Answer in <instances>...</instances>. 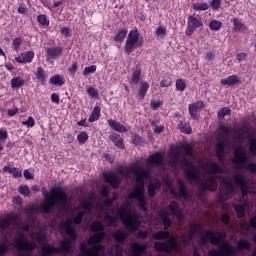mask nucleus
<instances>
[{
  "label": "nucleus",
  "instance_id": "f257e3e1",
  "mask_svg": "<svg viewBox=\"0 0 256 256\" xmlns=\"http://www.w3.org/2000/svg\"><path fill=\"white\" fill-rule=\"evenodd\" d=\"M186 157H193L191 145L184 144L171 148L169 152V163L172 167H182L186 173L188 181L192 185H198L201 191H215L217 183H220L219 201H227L233 196V182L229 173L223 172V168L215 162H208L203 166V173L195 168L193 163Z\"/></svg>",
  "mask_w": 256,
  "mask_h": 256
},
{
  "label": "nucleus",
  "instance_id": "f03ea898",
  "mask_svg": "<svg viewBox=\"0 0 256 256\" xmlns=\"http://www.w3.org/2000/svg\"><path fill=\"white\" fill-rule=\"evenodd\" d=\"M231 135L234 136V143H238L236 147L229 143V137H231ZM243 139H251L249 127L244 126L233 132L231 131V128L222 126L220 128V136L216 146L217 157L219 161H223V159H225V149H231L232 147V149H235L233 159L234 169H237L238 171H241V169H248L251 173H256V163L247 164V152L243 149V146H241Z\"/></svg>",
  "mask_w": 256,
  "mask_h": 256
},
{
  "label": "nucleus",
  "instance_id": "7ed1b4c3",
  "mask_svg": "<svg viewBox=\"0 0 256 256\" xmlns=\"http://www.w3.org/2000/svg\"><path fill=\"white\" fill-rule=\"evenodd\" d=\"M196 233L200 235V245L202 247H205L208 241L218 246L217 250H211L209 252V256H233L237 255V251H244V249L251 251V243H249V241L240 239L237 243V248H235V246L223 242L226 237L225 232L215 233L211 230L203 232L199 225H195L188 234L182 236L183 245H191V241H193V237H195Z\"/></svg>",
  "mask_w": 256,
  "mask_h": 256
},
{
  "label": "nucleus",
  "instance_id": "20e7f679",
  "mask_svg": "<svg viewBox=\"0 0 256 256\" xmlns=\"http://www.w3.org/2000/svg\"><path fill=\"white\" fill-rule=\"evenodd\" d=\"M44 197H46V201H44L41 205L32 204L29 205L25 213L33 219V215L35 213H51V209H55V207H61L64 211H67V193L63 191L61 188H52L50 193L45 192Z\"/></svg>",
  "mask_w": 256,
  "mask_h": 256
},
{
  "label": "nucleus",
  "instance_id": "39448f33",
  "mask_svg": "<svg viewBox=\"0 0 256 256\" xmlns=\"http://www.w3.org/2000/svg\"><path fill=\"white\" fill-rule=\"evenodd\" d=\"M153 239L162 240L165 239V242H155L154 247L156 251H163L164 253H180L181 246L177 243V239L167 231H158L153 234Z\"/></svg>",
  "mask_w": 256,
  "mask_h": 256
},
{
  "label": "nucleus",
  "instance_id": "423d86ee",
  "mask_svg": "<svg viewBox=\"0 0 256 256\" xmlns=\"http://www.w3.org/2000/svg\"><path fill=\"white\" fill-rule=\"evenodd\" d=\"M12 229H19L21 225L19 224V218L17 215H10L5 219H0V231H5L8 227ZM9 249L7 242L0 244V253H5Z\"/></svg>",
  "mask_w": 256,
  "mask_h": 256
},
{
  "label": "nucleus",
  "instance_id": "0eeeda50",
  "mask_svg": "<svg viewBox=\"0 0 256 256\" xmlns=\"http://www.w3.org/2000/svg\"><path fill=\"white\" fill-rule=\"evenodd\" d=\"M143 47V40L139 38V30H131L125 44L126 53H133L135 49Z\"/></svg>",
  "mask_w": 256,
  "mask_h": 256
},
{
  "label": "nucleus",
  "instance_id": "6e6552de",
  "mask_svg": "<svg viewBox=\"0 0 256 256\" xmlns=\"http://www.w3.org/2000/svg\"><path fill=\"white\" fill-rule=\"evenodd\" d=\"M233 179L234 183H236V185L240 187L242 191V199L243 201H245V197H247V194L253 193V189H251V184H249V181L245 179V176H243V174L237 171L234 173Z\"/></svg>",
  "mask_w": 256,
  "mask_h": 256
},
{
  "label": "nucleus",
  "instance_id": "1a4fd4ad",
  "mask_svg": "<svg viewBox=\"0 0 256 256\" xmlns=\"http://www.w3.org/2000/svg\"><path fill=\"white\" fill-rule=\"evenodd\" d=\"M199 27H203L201 16H189L186 35L191 37L195 33V29H199Z\"/></svg>",
  "mask_w": 256,
  "mask_h": 256
},
{
  "label": "nucleus",
  "instance_id": "9d476101",
  "mask_svg": "<svg viewBox=\"0 0 256 256\" xmlns=\"http://www.w3.org/2000/svg\"><path fill=\"white\" fill-rule=\"evenodd\" d=\"M145 251H147L146 244H139L134 242L130 245L129 255L130 256H143L145 255Z\"/></svg>",
  "mask_w": 256,
  "mask_h": 256
},
{
  "label": "nucleus",
  "instance_id": "9b49d317",
  "mask_svg": "<svg viewBox=\"0 0 256 256\" xmlns=\"http://www.w3.org/2000/svg\"><path fill=\"white\" fill-rule=\"evenodd\" d=\"M178 199L180 201H190L191 200V194L187 192V189L185 188V182H183L181 179H178Z\"/></svg>",
  "mask_w": 256,
  "mask_h": 256
},
{
  "label": "nucleus",
  "instance_id": "f8f14e48",
  "mask_svg": "<svg viewBox=\"0 0 256 256\" xmlns=\"http://www.w3.org/2000/svg\"><path fill=\"white\" fill-rule=\"evenodd\" d=\"M168 211H170L172 215H175L179 223L183 221V212L181 211V208H179V204H177V202L175 201L170 202L168 206Z\"/></svg>",
  "mask_w": 256,
  "mask_h": 256
},
{
  "label": "nucleus",
  "instance_id": "ddd939ff",
  "mask_svg": "<svg viewBox=\"0 0 256 256\" xmlns=\"http://www.w3.org/2000/svg\"><path fill=\"white\" fill-rule=\"evenodd\" d=\"M204 107H205V104H203V102H196V103L190 104L188 109L192 119H196V120L199 119V115H197V112L201 111V109H203Z\"/></svg>",
  "mask_w": 256,
  "mask_h": 256
},
{
  "label": "nucleus",
  "instance_id": "4468645a",
  "mask_svg": "<svg viewBox=\"0 0 256 256\" xmlns=\"http://www.w3.org/2000/svg\"><path fill=\"white\" fill-rule=\"evenodd\" d=\"M61 53H63L62 48H57V47L46 48V57L48 61L50 59H58V57H61Z\"/></svg>",
  "mask_w": 256,
  "mask_h": 256
},
{
  "label": "nucleus",
  "instance_id": "2eb2a0df",
  "mask_svg": "<svg viewBox=\"0 0 256 256\" xmlns=\"http://www.w3.org/2000/svg\"><path fill=\"white\" fill-rule=\"evenodd\" d=\"M34 57H35V52L29 51V52L20 54L15 58V60L17 61V63H31Z\"/></svg>",
  "mask_w": 256,
  "mask_h": 256
},
{
  "label": "nucleus",
  "instance_id": "dca6fc26",
  "mask_svg": "<svg viewBox=\"0 0 256 256\" xmlns=\"http://www.w3.org/2000/svg\"><path fill=\"white\" fill-rule=\"evenodd\" d=\"M161 187V180L152 179L150 180V184L148 186V191L150 197H155V191Z\"/></svg>",
  "mask_w": 256,
  "mask_h": 256
},
{
  "label": "nucleus",
  "instance_id": "f3484780",
  "mask_svg": "<svg viewBox=\"0 0 256 256\" xmlns=\"http://www.w3.org/2000/svg\"><path fill=\"white\" fill-rule=\"evenodd\" d=\"M234 209H235L238 217H244L245 211H247V209H249V203H247V201H245V202H242L241 204H234Z\"/></svg>",
  "mask_w": 256,
  "mask_h": 256
},
{
  "label": "nucleus",
  "instance_id": "a211bd4d",
  "mask_svg": "<svg viewBox=\"0 0 256 256\" xmlns=\"http://www.w3.org/2000/svg\"><path fill=\"white\" fill-rule=\"evenodd\" d=\"M108 124L110 125L111 128L114 129V131H117L118 133H127V128L123 124L113 119H109Z\"/></svg>",
  "mask_w": 256,
  "mask_h": 256
},
{
  "label": "nucleus",
  "instance_id": "6ab92c4d",
  "mask_svg": "<svg viewBox=\"0 0 256 256\" xmlns=\"http://www.w3.org/2000/svg\"><path fill=\"white\" fill-rule=\"evenodd\" d=\"M239 77L237 75L228 76L227 78H223L220 80L221 85L233 86L239 83Z\"/></svg>",
  "mask_w": 256,
  "mask_h": 256
},
{
  "label": "nucleus",
  "instance_id": "aec40b11",
  "mask_svg": "<svg viewBox=\"0 0 256 256\" xmlns=\"http://www.w3.org/2000/svg\"><path fill=\"white\" fill-rule=\"evenodd\" d=\"M111 141L114 143L115 147L118 149H125V144L123 143V138L119 134H112L110 136Z\"/></svg>",
  "mask_w": 256,
  "mask_h": 256
},
{
  "label": "nucleus",
  "instance_id": "412c9836",
  "mask_svg": "<svg viewBox=\"0 0 256 256\" xmlns=\"http://www.w3.org/2000/svg\"><path fill=\"white\" fill-rule=\"evenodd\" d=\"M113 235H114V239L118 243H123V241H125V239H127V237H129V233H127V231H125V230H118Z\"/></svg>",
  "mask_w": 256,
  "mask_h": 256
},
{
  "label": "nucleus",
  "instance_id": "4be33fe9",
  "mask_svg": "<svg viewBox=\"0 0 256 256\" xmlns=\"http://www.w3.org/2000/svg\"><path fill=\"white\" fill-rule=\"evenodd\" d=\"M99 117H101V107L95 106L88 121L90 123H95V121H99Z\"/></svg>",
  "mask_w": 256,
  "mask_h": 256
},
{
  "label": "nucleus",
  "instance_id": "5701e85b",
  "mask_svg": "<svg viewBox=\"0 0 256 256\" xmlns=\"http://www.w3.org/2000/svg\"><path fill=\"white\" fill-rule=\"evenodd\" d=\"M147 91H149V83L141 82L139 92H138L139 99H145V96L147 95Z\"/></svg>",
  "mask_w": 256,
  "mask_h": 256
},
{
  "label": "nucleus",
  "instance_id": "b1692460",
  "mask_svg": "<svg viewBox=\"0 0 256 256\" xmlns=\"http://www.w3.org/2000/svg\"><path fill=\"white\" fill-rule=\"evenodd\" d=\"M160 217L165 227H171V219H169V211L167 210L160 211Z\"/></svg>",
  "mask_w": 256,
  "mask_h": 256
},
{
  "label": "nucleus",
  "instance_id": "393cba45",
  "mask_svg": "<svg viewBox=\"0 0 256 256\" xmlns=\"http://www.w3.org/2000/svg\"><path fill=\"white\" fill-rule=\"evenodd\" d=\"M233 25H234V31L243 33V31H245L247 29V27L245 26V24H243L241 21H239V19L234 18L232 20Z\"/></svg>",
  "mask_w": 256,
  "mask_h": 256
},
{
  "label": "nucleus",
  "instance_id": "a878e982",
  "mask_svg": "<svg viewBox=\"0 0 256 256\" xmlns=\"http://www.w3.org/2000/svg\"><path fill=\"white\" fill-rule=\"evenodd\" d=\"M25 85V80L21 77L12 78L11 80V87L12 89H19Z\"/></svg>",
  "mask_w": 256,
  "mask_h": 256
},
{
  "label": "nucleus",
  "instance_id": "bb28decb",
  "mask_svg": "<svg viewBox=\"0 0 256 256\" xmlns=\"http://www.w3.org/2000/svg\"><path fill=\"white\" fill-rule=\"evenodd\" d=\"M50 83L52 85H65V81L63 80V77H61L59 74H56L50 78Z\"/></svg>",
  "mask_w": 256,
  "mask_h": 256
},
{
  "label": "nucleus",
  "instance_id": "cd10ccee",
  "mask_svg": "<svg viewBox=\"0 0 256 256\" xmlns=\"http://www.w3.org/2000/svg\"><path fill=\"white\" fill-rule=\"evenodd\" d=\"M131 81H132V83H134V85L139 84V81H141V69L136 68L133 71Z\"/></svg>",
  "mask_w": 256,
  "mask_h": 256
},
{
  "label": "nucleus",
  "instance_id": "c85d7f7f",
  "mask_svg": "<svg viewBox=\"0 0 256 256\" xmlns=\"http://www.w3.org/2000/svg\"><path fill=\"white\" fill-rule=\"evenodd\" d=\"M3 171H7L8 173H11V175H13V177H21L22 176V172L19 170V168L5 166L3 168Z\"/></svg>",
  "mask_w": 256,
  "mask_h": 256
},
{
  "label": "nucleus",
  "instance_id": "c756f323",
  "mask_svg": "<svg viewBox=\"0 0 256 256\" xmlns=\"http://www.w3.org/2000/svg\"><path fill=\"white\" fill-rule=\"evenodd\" d=\"M229 204H224L223 206V209L227 212H224L222 214V222H224L225 225H229V221H230V218H229Z\"/></svg>",
  "mask_w": 256,
  "mask_h": 256
},
{
  "label": "nucleus",
  "instance_id": "7c9ffc66",
  "mask_svg": "<svg viewBox=\"0 0 256 256\" xmlns=\"http://www.w3.org/2000/svg\"><path fill=\"white\" fill-rule=\"evenodd\" d=\"M178 127L179 129L181 130L182 133H185L186 135H189L191 134V125H189L188 123H183V122H180L178 124Z\"/></svg>",
  "mask_w": 256,
  "mask_h": 256
},
{
  "label": "nucleus",
  "instance_id": "2f4dec72",
  "mask_svg": "<svg viewBox=\"0 0 256 256\" xmlns=\"http://www.w3.org/2000/svg\"><path fill=\"white\" fill-rule=\"evenodd\" d=\"M192 7L195 11H207V9H209V4L196 2Z\"/></svg>",
  "mask_w": 256,
  "mask_h": 256
},
{
  "label": "nucleus",
  "instance_id": "473e14b6",
  "mask_svg": "<svg viewBox=\"0 0 256 256\" xmlns=\"http://www.w3.org/2000/svg\"><path fill=\"white\" fill-rule=\"evenodd\" d=\"M36 77L37 79H39V81L45 83V79H47V74L45 73V70H43L42 67L37 68Z\"/></svg>",
  "mask_w": 256,
  "mask_h": 256
},
{
  "label": "nucleus",
  "instance_id": "72a5a7b5",
  "mask_svg": "<svg viewBox=\"0 0 256 256\" xmlns=\"http://www.w3.org/2000/svg\"><path fill=\"white\" fill-rule=\"evenodd\" d=\"M211 31H219L223 27V23L219 20H212L209 24Z\"/></svg>",
  "mask_w": 256,
  "mask_h": 256
},
{
  "label": "nucleus",
  "instance_id": "f704fd0d",
  "mask_svg": "<svg viewBox=\"0 0 256 256\" xmlns=\"http://www.w3.org/2000/svg\"><path fill=\"white\" fill-rule=\"evenodd\" d=\"M125 37H127V30H120L116 34L115 41H117L118 43H123Z\"/></svg>",
  "mask_w": 256,
  "mask_h": 256
},
{
  "label": "nucleus",
  "instance_id": "c9c22d12",
  "mask_svg": "<svg viewBox=\"0 0 256 256\" xmlns=\"http://www.w3.org/2000/svg\"><path fill=\"white\" fill-rule=\"evenodd\" d=\"M155 33L160 39H165V37H167V29H165V27L159 26Z\"/></svg>",
  "mask_w": 256,
  "mask_h": 256
},
{
  "label": "nucleus",
  "instance_id": "e433bc0d",
  "mask_svg": "<svg viewBox=\"0 0 256 256\" xmlns=\"http://www.w3.org/2000/svg\"><path fill=\"white\" fill-rule=\"evenodd\" d=\"M97 71L96 65H91L86 68H84L83 75L84 77H87V75H91V73H95Z\"/></svg>",
  "mask_w": 256,
  "mask_h": 256
},
{
  "label": "nucleus",
  "instance_id": "4c0bfd02",
  "mask_svg": "<svg viewBox=\"0 0 256 256\" xmlns=\"http://www.w3.org/2000/svg\"><path fill=\"white\" fill-rule=\"evenodd\" d=\"M19 193H21V195H24L25 197H29L31 195V190L28 188L27 185L24 186H20L18 188Z\"/></svg>",
  "mask_w": 256,
  "mask_h": 256
},
{
  "label": "nucleus",
  "instance_id": "58836bf2",
  "mask_svg": "<svg viewBox=\"0 0 256 256\" xmlns=\"http://www.w3.org/2000/svg\"><path fill=\"white\" fill-rule=\"evenodd\" d=\"M187 87V84L185 83V80L179 79L176 81V89L177 91H184Z\"/></svg>",
  "mask_w": 256,
  "mask_h": 256
},
{
  "label": "nucleus",
  "instance_id": "ea45409f",
  "mask_svg": "<svg viewBox=\"0 0 256 256\" xmlns=\"http://www.w3.org/2000/svg\"><path fill=\"white\" fill-rule=\"evenodd\" d=\"M87 139H89V135H87V132H80L77 136V140L82 145L87 141Z\"/></svg>",
  "mask_w": 256,
  "mask_h": 256
},
{
  "label": "nucleus",
  "instance_id": "a19ab883",
  "mask_svg": "<svg viewBox=\"0 0 256 256\" xmlns=\"http://www.w3.org/2000/svg\"><path fill=\"white\" fill-rule=\"evenodd\" d=\"M38 23H40V25H44V26H49V19H47V16L42 14L39 15L37 18Z\"/></svg>",
  "mask_w": 256,
  "mask_h": 256
},
{
  "label": "nucleus",
  "instance_id": "79ce46f5",
  "mask_svg": "<svg viewBox=\"0 0 256 256\" xmlns=\"http://www.w3.org/2000/svg\"><path fill=\"white\" fill-rule=\"evenodd\" d=\"M87 93L90 95V97H94L95 99L99 97V91L93 87H89L87 89Z\"/></svg>",
  "mask_w": 256,
  "mask_h": 256
},
{
  "label": "nucleus",
  "instance_id": "37998d69",
  "mask_svg": "<svg viewBox=\"0 0 256 256\" xmlns=\"http://www.w3.org/2000/svg\"><path fill=\"white\" fill-rule=\"evenodd\" d=\"M21 43H23V39H21V38H15L14 40H13V49H14V51H19V47H21Z\"/></svg>",
  "mask_w": 256,
  "mask_h": 256
},
{
  "label": "nucleus",
  "instance_id": "c03bdc74",
  "mask_svg": "<svg viewBox=\"0 0 256 256\" xmlns=\"http://www.w3.org/2000/svg\"><path fill=\"white\" fill-rule=\"evenodd\" d=\"M22 125H25L28 128L35 127V120L30 116L28 120L22 122Z\"/></svg>",
  "mask_w": 256,
  "mask_h": 256
},
{
  "label": "nucleus",
  "instance_id": "a18cd8bd",
  "mask_svg": "<svg viewBox=\"0 0 256 256\" xmlns=\"http://www.w3.org/2000/svg\"><path fill=\"white\" fill-rule=\"evenodd\" d=\"M230 113H231V109H229V108H222L218 112V117H220V119H223V117H225V115H230Z\"/></svg>",
  "mask_w": 256,
  "mask_h": 256
},
{
  "label": "nucleus",
  "instance_id": "49530a36",
  "mask_svg": "<svg viewBox=\"0 0 256 256\" xmlns=\"http://www.w3.org/2000/svg\"><path fill=\"white\" fill-rule=\"evenodd\" d=\"M250 152L252 155H256V138L250 139V146H249Z\"/></svg>",
  "mask_w": 256,
  "mask_h": 256
},
{
  "label": "nucleus",
  "instance_id": "de8ad7c7",
  "mask_svg": "<svg viewBox=\"0 0 256 256\" xmlns=\"http://www.w3.org/2000/svg\"><path fill=\"white\" fill-rule=\"evenodd\" d=\"M9 137V132H7V130L5 129H0V141H7Z\"/></svg>",
  "mask_w": 256,
  "mask_h": 256
},
{
  "label": "nucleus",
  "instance_id": "09e8293b",
  "mask_svg": "<svg viewBox=\"0 0 256 256\" xmlns=\"http://www.w3.org/2000/svg\"><path fill=\"white\" fill-rule=\"evenodd\" d=\"M77 69H79V65H77V62H73L71 67L68 68V71L72 75H75V73H77Z\"/></svg>",
  "mask_w": 256,
  "mask_h": 256
},
{
  "label": "nucleus",
  "instance_id": "8fccbe9b",
  "mask_svg": "<svg viewBox=\"0 0 256 256\" xmlns=\"http://www.w3.org/2000/svg\"><path fill=\"white\" fill-rule=\"evenodd\" d=\"M211 7L214 9V11H217V9L221 7V0H212Z\"/></svg>",
  "mask_w": 256,
  "mask_h": 256
},
{
  "label": "nucleus",
  "instance_id": "3c124183",
  "mask_svg": "<svg viewBox=\"0 0 256 256\" xmlns=\"http://www.w3.org/2000/svg\"><path fill=\"white\" fill-rule=\"evenodd\" d=\"M161 104V101H151V109H153V111H157V109L161 107Z\"/></svg>",
  "mask_w": 256,
  "mask_h": 256
},
{
  "label": "nucleus",
  "instance_id": "603ef678",
  "mask_svg": "<svg viewBox=\"0 0 256 256\" xmlns=\"http://www.w3.org/2000/svg\"><path fill=\"white\" fill-rule=\"evenodd\" d=\"M109 193H111V187L103 186L102 192H101L102 196L107 197V195H109Z\"/></svg>",
  "mask_w": 256,
  "mask_h": 256
},
{
  "label": "nucleus",
  "instance_id": "864d4df0",
  "mask_svg": "<svg viewBox=\"0 0 256 256\" xmlns=\"http://www.w3.org/2000/svg\"><path fill=\"white\" fill-rule=\"evenodd\" d=\"M60 33L65 37H69L71 30L69 29V27H63L61 28Z\"/></svg>",
  "mask_w": 256,
  "mask_h": 256
},
{
  "label": "nucleus",
  "instance_id": "5fc2aeb1",
  "mask_svg": "<svg viewBox=\"0 0 256 256\" xmlns=\"http://www.w3.org/2000/svg\"><path fill=\"white\" fill-rule=\"evenodd\" d=\"M19 113V108H12L8 110L9 117H15Z\"/></svg>",
  "mask_w": 256,
  "mask_h": 256
},
{
  "label": "nucleus",
  "instance_id": "6e6d98bb",
  "mask_svg": "<svg viewBox=\"0 0 256 256\" xmlns=\"http://www.w3.org/2000/svg\"><path fill=\"white\" fill-rule=\"evenodd\" d=\"M52 103H56V105H59V95L57 93H53L51 95Z\"/></svg>",
  "mask_w": 256,
  "mask_h": 256
},
{
  "label": "nucleus",
  "instance_id": "4d7b16f0",
  "mask_svg": "<svg viewBox=\"0 0 256 256\" xmlns=\"http://www.w3.org/2000/svg\"><path fill=\"white\" fill-rule=\"evenodd\" d=\"M171 80H162L160 82V87H171Z\"/></svg>",
  "mask_w": 256,
  "mask_h": 256
},
{
  "label": "nucleus",
  "instance_id": "13d9d810",
  "mask_svg": "<svg viewBox=\"0 0 256 256\" xmlns=\"http://www.w3.org/2000/svg\"><path fill=\"white\" fill-rule=\"evenodd\" d=\"M116 256H123V248L119 245H116Z\"/></svg>",
  "mask_w": 256,
  "mask_h": 256
},
{
  "label": "nucleus",
  "instance_id": "bf43d9fd",
  "mask_svg": "<svg viewBox=\"0 0 256 256\" xmlns=\"http://www.w3.org/2000/svg\"><path fill=\"white\" fill-rule=\"evenodd\" d=\"M166 185H167V187H169L172 195H176L177 196V193H175V190H173V188L171 186V180H166Z\"/></svg>",
  "mask_w": 256,
  "mask_h": 256
},
{
  "label": "nucleus",
  "instance_id": "052dcab7",
  "mask_svg": "<svg viewBox=\"0 0 256 256\" xmlns=\"http://www.w3.org/2000/svg\"><path fill=\"white\" fill-rule=\"evenodd\" d=\"M24 177L25 179H33V174L29 170L24 171Z\"/></svg>",
  "mask_w": 256,
  "mask_h": 256
},
{
  "label": "nucleus",
  "instance_id": "680f3d73",
  "mask_svg": "<svg viewBox=\"0 0 256 256\" xmlns=\"http://www.w3.org/2000/svg\"><path fill=\"white\" fill-rule=\"evenodd\" d=\"M138 237H140V239H146L147 231H139L138 232Z\"/></svg>",
  "mask_w": 256,
  "mask_h": 256
},
{
  "label": "nucleus",
  "instance_id": "e2e57ef3",
  "mask_svg": "<svg viewBox=\"0 0 256 256\" xmlns=\"http://www.w3.org/2000/svg\"><path fill=\"white\" fill-rule=\"evenodd\" d=\"M214 57H215V55H213V52H207L206 53V60L207 61H211Z\"/></svg>",
  "mask_w": 256,
  "mask_h": 256
},
{
  "label": "nucleus",
  "instance_id": "0e129e2a",
  "mask_svg": "<svg viewBox=\"0 0 256 256\" xmlns=\"http://www.w3.org/2000/svg\"><path fill=\"white\" fill-rule=\"evenodd\" d=\"M245 57H247V55L245 53H240L237 55V60L244 61Z\"/></svg>",
  "mask_w": 256,
  "mask_h": 256
},
{
  "label": "nucleus",
  "instance_id": "69168bd1",
  "mask_svg": "<svg viewBox=\"0 0 256 256\" xmlns=\"http://www.w3.org/2000/svg\"><path fill=\"white\" fill-rule=\"evenodd\" d=\"M154 133H163V126L156 127Z\"/></svg>",
  "mask_w": 256,
  "mask_h": 256
},
{
  "label": "nucleus",
  "instance_id": "338daca9",
  "mask_svg": "<svg viewBox=\"0 0 256 256\" xmlns=\"http://www.w3.org/2000/svg\"><path fill=\"white\" fill-rule=\"evenodd\" d=\"M250 223L251 226L254 227V229H256V217L251 218Z\"/></svg>",
  "mask_w": 256,
  "mask_h": 256
},
{
  "label": "nucleus",
  "instance_id": "774afa93",
  "mask_svg": "<svg viewBox=\"0 0 256 256\" xmlns=\"http://www.w3.org/2000/svg\"><path fill=\"white\" fill-rule=\"evenodd\" d=\"M193 256H199V250L197 248H194Z\"/></svg>",
  "mask_w": 256,
  "mask_h": 256
}]
</instances>
